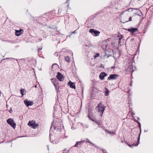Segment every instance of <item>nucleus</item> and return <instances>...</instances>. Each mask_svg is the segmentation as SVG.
<instances>
[{
    "instance_id": "f257e3e1",
    "label": "nucleus",
    "mask_w": 153,
    "mask_h": 153,
    "mask_svg": "<svg viewBox=\"0 0 153 153\" xmlns=\"http://www.w3.org/2000/svg\"><path fill=\"white\" fill-rule=\"evenodd\" d=\"M97 108H98V112L101 113V114H100V116L102 117L103 112L105 110V107L104 105L102 104L101 102H100L98 104Z\"/></svg>"
},
{
    "instance_id": "f03ea898",
    "label": "nucleus",
    "mask_w": 153,
    "mask_h": 153,
    "mask_svg": "<svg viewBox=\"0 0 153 153\" xmlns=\"http://www.w3.org/2000/svg\"><path fill=\"white\" fill-rule=\"evenodd\" d=\"M28 125L33 128H36L39 126L38 124L36 123L33 120L29 121Z\"/></svg>"
},
{
    "instance_id": "7ed1b4c3",
    "label": "nucleus",
    "mask_w": 153,
    "mask_h": 153,
    "mask_svg": "<svg viewBox=\"0 0 153 153\" xmlns=\"http://www.w3.org/2000/svg\"><path fill=\"white\" fill-rule=\"evenodd\" d=\"M7 123L12 126L13 128H16V124L15 123L13 120L12 118H9L7 120Z\"/></svg>"
},
{
    "instance_id": "20e7f679",
    "label": "nucleus",
    "mask_w": 153,
    "mask_h": 153,
    "mask_svg": "<svg viewBox=\"0 0 153 153\" xmlns=\"http://www.w3.org/2000/svg\"><path fill=\"white\" fill-rule=\"evenodd\" d=\"M89 32L92 35L94 36H98L100 33V31L96 30L94 29H91L89 30Z\"/></svg>"
},
{
    "instance_id": "39448f33",
    "label": "nucleus",
    "mask_w": 153,
    "mask_h": 153,
    "mask_svg": "<svg viewBox=\"0 0 153 153\" xmlns=\"http://www.w3.org/2000/svg\"><path fill=\"white\" fill-rule=\"evenodd\" d=\"M57 77L60 81H63L64 80L63 76L61 73L59 72L57 73Z\"/></svg>"
},
{
    "instance_id": "423d86ee",
    "label": "nucleus",
    "mask_w": 153,
    "mask_h": 153,
    "mask_svg": "<svg viewBox=\"0 0 153 153\" xmlns=\"http://www.w3.org/2000/svg\"><path fill=\"white\" fill-rule=\"evenodd\" d=\"M24 102L25 105L27 107L32 105L33 104V102H30L27 100H25Z\"/></svg>"
},
{
    "instance_id": "0eeeda50",
    "label": "nucleus",
    "mask_w": 153,
    "mask_h": 153,
    "mask_svg": "<svg viewBox=\"0 0 153 153\" xmlns=\"http://www.w3.org/2000/svg\"><path fill=\"white\" fill-rule=\"evenodd\" d=\"M118 76L117 74H111L108 77V79L111 80V79H116Z\"/></svg>"
},
{
    "instance_id": "6e6552de",
    "label": "nucleus",
    "mask_w": 153,
    "mask_h": 153,
    "mask_svg": "<svg viewBox=\"0 0 153 153\" xmlns=\"http://www.w3.org/2000/svg\"><path fill=\"white\" fill-rule=\"evenodd\" d=\"M15 35L17 36H19L23 33V30L21 29H20L19 30H15Z\"/></svg>"
},
{
    "instance_id": "1a4fd4ad",
    "label": "nucleus",
    "mask_w": 153,
    "mask_h": 153,
    "mask_svg": "<svg viewBox=\"0 0 153 153\" xmlns=\"http://www.w3.org/2000/svg\"><path fill=\"white\" fill-rule=\"evenodd\" d=\"M107 74L104 72L101 73L99 75V78L101 80H103L105 77L107 76Z\"/></svg>"
},
{
    "instance_id": "9d476101",
    "label": "nucleus",
    "mask_w": 153,
    "mask_h": 153,
    "mask_svg": "<svg viewBox=\"0 0 153 153\" xmlns=\"http://www.w3.org/2000/svg\"><path fill=\"white\" fill-rule=\"evenodd\" d=\"M68 85L70 86V87L75 89L76 88L75 85L74 83L70 81L68 82Z\"/></svg>"
},
{
    "instance_id": "9b49d317",
    "label": "nucleus",
    "mask_w": 153,
    "mask_h": 153,
    "mask_svg": "<svg viewBox=\"0 0 153 153\" xmlns=\"http://www.w3.org/2000/svg\"><path fill=\"white\" fill-rule=\"evenodd\" d=\"M138 30L137 28H132L129 29L128 30L130 32H131L132 33H133Z\"/></svg>"
},
{
    "instance_id": "f8f14e48",
    "label": "nucleus",
    "mask_w": 153,
    "mask_h": 153,
    "mask_svg": "<svg viewBox=\"0 0 153 153\" xmlns=\"http://www.w3.org/2000/svg\"><path fill=\"white\" fill-rule=\"evenodd\" d=\"M140 134L139 136L138 137V140L137 141V144H136L135 145H130L128 144V145L131 148H132L134 146H137L138 145L139 143V140H140Z\"/></svg>"
},
{
    "instance_id": "ddd939ff",
    "label": "nucleus",
    "mask_w": 153,
    "mask_h": 153,
    "mask_svg": "<svg viewBox=\"0 0 153 153\" xmlns=\"http://www.w3.org/2000/svg\"><path fill=\"white\" fill-rule=\"evenodd\" d=\"M118 37H119V41H118V43L119 45H121L120 43L121 42V40L123 38V36L121 34H119L118 35Z\"/></svg>"
},
{
    "instance_id": "4468645a",
    "label": "nucleus",
    "mask_w": 153,
    "mask_h": 153,
    "mask_svg": "<svg viewBox=\"0 0 153 153\" xmlns=\"http://www.w3.org/2000/svg\"><path fill=\"white\" fill-rule=\"evenodd\" d=\"M51 81L52 82H53V85L55 86L56 89L57 87L56 86V85H55V82H56V81H57V80L55 78H53V79H51Z\"/></svg>"
},
{
    "instance_id": "2eb2a0df",
    "label": "nucleus",
    "mask_w": 153,
    "mask_h": 153,
    "mask_svg": "<svg viewBox=\"0 0 153 153\" xmlns=\"http://www.w3.org/2000/svg\"><path fill=\"white\" fill-rule=\"evenodd\" d=\"M85 141L84 140L82 141H80L79 142H76V144H75V146H74L75 147H78V145L79 144V143H81L82 142H84Z\"/></svg>"
},
{
    "instance_id": "dca6fc26",
    "label": "nucleus",
    "mask_w": 153,
    "mask_h": 153,
    "mask_svg": "<svg viewBox=\"0 0 153 153\" xmlns=\"http://www.w3.org/2000/svg\"><path fill=\"white\" fill-rule=\"evenodd\" d=\"M24 91H25V89H21L20 90V93H21V94H22V97L23 95H24V94H23V93L24 92Z\"/></svg>"
},
{
    "instance_id": "f3484780",
    "label": "nucleus",
    "mask_w": 153,
    "mask_h": 153,
    "mask_svg": "<svg viewBox=\"0 0 153 153\" xmlns=\"http://www.w3.org/2000/svg\"><path fill=\"white\" fill-rule=\"evenodd\" d=\"M65 60L68 62L70 61V58L68 56H67L65 57Z\"/></svg>"
},
{
    "instance_id": "a211bd4d",
    "label": "nucleus",
    "mask_w": 153,
    "mask_h": 153,
    "mask_svg": "<svg viewBox=\"0 0 153 153\" xmlns=\"http://www.w3.org/2000/svg\"><path fill=\"white\" fill-rule=\"evenodd\" d=\"M99 56V54L98 53H96L95 55L94 56V58L96 59L97 57Z\"/></svg>"
},
{
    "instance_id": "6ab92c4d",
    "label": "nucleus",
    "mask_w": 153,
    "mask_h": 153,
    "mask_svg": "<svg viewBox=\"0 0 153 153\" xmlns=\"http://www.w3.org/2000/svg\"><path fill=\"white\" fill-rule=\"evenodd\" d=\"M106 89L107 90V91L105 92V94L106 96H107L108 95V91L107 90V89L106 88Z\"/></svg>"
},
{
    "instance_id": "aec40b11",
    "label": "nucleus",
    "mask_w": 153,
    "mask_h": 153,
    "mask_svg": "<svg viewBox=\"0 0 153 153\" xmlns=\"http://www.w3.org/2000/svg\"><path fill=\"white\" fill-rule=\"evenodd\" d=\"M129 10V9H128V10H125L124 11H123V12H122L121 13V14L122 15H123L124 14V12H125L126 11H128V10Z\"/></svg>"
},
{
    "instance_id": "412c9836",
    "label": "nucleus",
    "mask_w": 153,
    "mask_h": 153,
    "mask_svg": "<svg viewBox=\"0 0 153 153\" xmlns=\"http://www.w3.org/2000/svg\"><path fill=\"white\" fill-rule=\"evenodd\" d=\"M86 140H88V143H91V144H92L93 145H94V144L92 143H91V142L90 141H89L88 139H86Z\"/></svg>"
},
{
    "instance_id": "4be33fe9",
    "label": "nucleus",
    "mask_w": 153,
    "mask_h": 153,
    "mask_svg": "<svg viewBox=\"0 0 153 153\" xmlns=\"http://www.w3.org/2000/svg\"><path fill=\"white\" fill-rule=\"evenodd\" d=\"M131 18H132V17H131L130 18H129V20L128 21H126V22H128V21H131Z\"/></svg>"
},
{
    "instance_id": "5701e85b",
    "label": "nucleus",
    "mask_w": 153,
    "mask_h": 153,
    "mask_svg": "<svg viewBox=\"0 0 153 153\" xmlns=\"http://www.w3.org/2000/svg\"><path fill=\"white\" fill-rule=\"evenodd\" d=\"M76 33V30H75L72 32V33H74V34Z\"/></svg>"
},
{
    "instance_id": "b1692460",
    "label": "nucleus",
    "mask_w": 153,
    "mask_h": 153,
    "mask_svg": "<svg viewBox=\"0 0 153 153\" xmlns=\"http://www.w3.org/2000/svg\"><path fill=\"white\" fill-rule=\"evenodd\" d=\"M12 111V108H11L10 110L9 111V112H10V113H11V111Z\"/></svg>"
},
{
    "instance_id": "393cba45",
    "label": "nucleus",
    "mask_w": 153,
    "mask_h": 153,
    "mask_svg": "<svg viewBox=\"0 0 153 153\" xmlns=\"http://www.w3.org/2000/svg\"><path fill=\"white\" fill-rule=\"evenodd\" d=\"M97 124L98 125H100V123L99 122H97Z\"/></svg>"
},
{
    "instance_id": "a878e982",
    "label": "nucleus",
    "mask_w": 153,
    "mask_h": 153,
    "mask_svg": "<svg viewBox=\"0 0 153 153\" xmlns=\"http://www.w3.org/2000/svg\"><path fill=\"white\" fill-rule=\"evenodd\" d=\"M56 65V64H55H55H53L52 65V66H53L54 65Z\"/></svg>"
},
{
    "instance_id": "bb28decb",
    "label": "nucleus",
    "mask_w": 153,
    "mask_h": 153,
    "mask_svg": "<svg viewBox=\"0 0 153 153\" xmlns=\"http://www.w3.org/2000/svg\"><path fill=\"white\" fill-rule=\"evenodd\" d=\"M81 143H79V145H80L81 144Z\"/></svg>"
},
{
    "instance_id": "cd10ccee",
    "label": "nucleus",
    "mask_w": 153,
    "mask_h": 153,
    "mask_svg": "<svg viewBox=\"0 0 153 153\" xmlns=\"http://www.w3.org/2000/svg\"><path fill=\"white\" fill-rule=\"evenodd\" d=\"M139 125H140V123H139Z\"/></svg>"
},
{
    "instance_id": "c85d7f7f",
    "label": "nucleus",
    "mask_w": 153,
    "mask_h": 153,
    "mask_svg": "<svg viewBox=\"0 0 153 153\" xmlns=\"http://www.w3.org/2000/svg\"><path fill=\"white\" fill-rule=\"evenodd\" d=\"M109 132V133H110V134H111V131Z\"/></svg>"
},
{
    "instance_id": "c756f323",
    "label": "nucleus",
    "mask_w": 153,
    "mask_h": 153,
    "mask_svg": "<svg viewBox=\"0 0 153 153\" xmlns=\"http://www.w3.org/2000/svg\"><path fill=\"white\" fill-rule=\"evenodd\" d=\"M35 88H36V86H35Z\"/></svg>"
},
{
    "instance_id": "7c9ffc66",
    "label": "nucleus",
    "mask_w": 153,
    "mask_h": 153,
    "mask_svg": "<svg viewBox=\"0 0 153 153\" xmlns=\"http://www.w3.org/2000/svg\"><path fill=\"white\" fill-rule=\"evenodd\" d=\"M105 153H107L105 152Z\"/></svg>"
}]
</instances>
